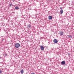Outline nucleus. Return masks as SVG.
I'll return each mask as SVG.
<instances>
[{
  "instance_id": "12",
  "label": "nucleus",
  "mask_w": 74,
  "mask_h": 74,
  "mask_svg": "<svg viewBox=\"0 0 74 74\" xmlns=\"http://www.w3.org/2000/svg\"><path fill=\"white\" fill-rule=\"evenodd\" d=\"M2 71H0V74H1V73H2Z\"/></svg>"
},
{
  "instance_id": "3",
  "label": "nucleus",
  "mask_w": 74,
  "mask_h": 74,
  "mask_svg": "<svg viewBox=\"0 0 74 74\" xmlns=\"http://www.w3.org/2000/svg\"><path fill=\"white\" fill-rule=\"evenodd\" d=\"M65 63H66V62H65V61H62L61 62V65H64L65 64Z\"/></svg>"
},
{
  "instance_id": "11",
  "label": "nucleus",
  "mask_w": 74,
  "mask_h": 74,
  "mask_svg": "<svg viewBox=\"0 0 74 74\" xmlns=\"http://www.w3.org/2000/svg\"><path fill=\"white\" fill-rule=\"evenodd\" d=\"M27 28H30V25H27Z\"/></svg>"
},
{
  "instance_id": "10",
  "label": "nucleus",
  "mask_w": 74,
  "mask_h": 74,
  "mask_svg": "<svg viewBox=\"0 0 74 74\" xmlns=\"http://www.w3.org/2000/svg\"><path fill=\"white\" fill-rule=\"evenodd\" d=\"M15 10H18L19 9V8L18 6H16L15 8Z\"/></svg>"
},
{
  "instance_id": "6",
  "label": "nucleus",
  "mask_w": 74,
  "mask_h": 74,
  "mask_svg": "<svg viewBox=\"0 0 74 74\" xmlns=\"http://www.w3.org/2000/svg\"><path fill=\"white\" fill-rule=\"evenodd\" d=\"M73 37V36L71 35H69L68 36V38H71Z\"/></svg>"
},
{
  "instance_id": "8",
  "label": "nucleus",
  "mask_w": 74,
  "mask_h": 74,
  "mask_svg": "<svg viewBox=\"0 0 74 74\" xmlns=\"http://www.w3.org/2000/svg\"><path fill=\"white\" fill-rule=\"evenodd\" d=\"M60 13L61 14H62L63 13V10H61L60 12Z\"/></svg>"
},
{
  "instance_id": "7",
  "label": "nucleus",
  "mask_w": 74,
  "mask_h": 74,
  "mask_svg": "<svg viewBox=\"0 0 74 74\" xmlns=\"http://www.w3.org/2000/svg\"><path fill=\"white\" fill-rule=\"evenodd\" d=\"M59 34H60V36H62V35L63 34V32H60Z\"/></svg>"
},
{
  "instance_id": "4",
  "label": "nucleus",
  "mask_w": 74,
  "mask_h": 74,
  "mask_svg": "<svg viewBox=\"0 0 74 74\" xmlns=\"http://www.w3.org/2000/svg\"><path fill=\"white\" fill-rule=\"evenodd\" d=\"M53 42L54 43L56 44L58 42V40L56 39H54L53 40Z\"/></svg>"
},
{
  "instance_id": "2",
  "label": "nucleus",
  "mask_w": 74,
  "mask_h": 74,
  "mask_svg": "<svg viewBox=\"0 0 74 74\" xmlns=\"http://www.w3.org/2000/svg\"><path fill=\"white\" fill-rule=\"evenodd\" d=\"M40 47L41 48V50H42V51H44V46H43L41 45L40 46Z\"/></svg>"
},
{
  "instance_id": "14",
  "label": "nucleus",
  "mask_w": 74,
  "mask_h": 74,
  "mask_svg": "<svg viewBox=\"0 0 74 74\" xmlns=\"http://www.w3.org/2000/svg\"><path fill=\"white\" fill-rule=\"evenodd\" d=\"M73 36H74V34L73 35Z\"/></svg>"
},
{
  "instance_id": "13",
  "label": "nucleus",
  "mask_w": 74,
  "mask_h": 74,
  "mask_svg": "<svg viewBox=\"0 0 74 74\" xmlns=\"http://www.w3.org/2000/svg\"><path fill=\"white\" fill-rule=\"evenodd\" d=\"M62 8L61 7V8H60V10H62Z\"/></svg>"
},
{
  "instance_id": "9",
  "label": "nucleus",
  "mask_w": 74,
  "mask_h": 74,
  "mask_svg": "<svg viewBox=\"0 0 74 74\" xmlns=\"http://www.w3.org/2000/svg\"><path fill=\"white\" fill-rule=\"evenodd\" d=\"M20 72L21 73V74H23V73H24V71H23V69H22L21 71H20Z\"/></svg>"
},
{
  "instance_id": "1",
  "label": "nucleus",
  "mask_w": 74,
  "mask_h": 74,
  "mask_svg": "<svg viewBox=\"0 0 74 74\" xmlns=\"http://www.w3.org/2000/svg\"><path fill=\"white\" fill-rule=\"evenodd\" d=\"M15 47L17 48H18L20 47V44L18 43H16L15 45Z\"/></svg>"
},
{
  "instance_id": "5",
  "label": "nucleus",
  "mask_w": 74,
  "mask_h": 74,
  "mask_svg": "<svg viewBox=\"0 0 74 74\" xmlns=\"http://www.w3.org/2000/svg\"><path fill=\"white\" fill-rule=\"evenodd\" d=\"M52 19V16H49L48 17V19L49 20H50L51 19Z\"/></svg>"
}]
</instances>
